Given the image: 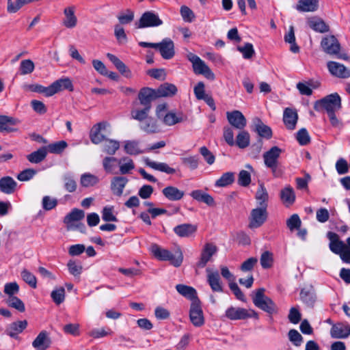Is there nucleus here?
Returning a JSON list of instances; mask_svg holds the SVG:
<instances>
[{"label": "nucleus", "instance_id": "nucleus-1", "mask_svg": "<svg viewBox=\"0 0 350 350\" xmlns=\"http://www.w3.org/2000/svg\"><path fill=\"white\" fill-rule=\"evenodd\" d=\"M341 108V98L338 93L329 94L317 100L314 105V109L316 111L325 110L327 114L336 113Z\"/></svg>", "mask_w": 350, "mask_h": 350}, {"label": "nucleus", "instance_id": "nucleus-2", "mask_svg": "<svg viewBox=\"0 0 350 350\" xmlns=\"http://www.w3.org/2000/svg\"><path fill=\"white\" fill-rule=\"evenodd\" d=\"M265 290L263 288H258L256 291L252 298L254 304L270 315L277 314L278 308L276 304L270 297L265 295Z\"/></svg>", "mask_w": 350, "mask_h": 350}, {"label": "nucleus", "instance_id": "nucleus-3", "mask_svg": "<svg viewBox=\"0 0 350 350\" xmlns=\"http://www.w3.org/2000/svg\"><path fill=\"white\" fill-rule=\"evenodd\" d=\"M187 58L192 63L193 69L196 74L202 75L208 79L213 80L215 79L214 73L198 56L189 53L187 54Z\"/></svg>", "mask_w": 350, "mask_h": 350}, {"label": "nucleus", "instance_id": "nucleus-4", "mask_svg": "<svg viewBox=\"0 0 350 350\" xmlns=\"http://www.w3.org/2000/svg\"><path fill=\"white\" fill-rule=\"evenodd\" d=\"M267 211L265 207H258L252 209L249 218V228L253 229L260 227L267 220Z\"/></svg>", "mask_w": 350, "mask_h": 350}, {"label": "nucleus", "instance_id": "nucleus-5", "mask_svg": "<svg viewBox=\"0 0 350 350\" xmlns=\"http://www.w3.org/2000/svg\"><path fill=\"white\" fill-rule=\"evenodd\" d=\"M189 319L195 327H201L204 324V318L200 299H196L191 302L189 310Z\"/></svg>", "mask_w": 350, "mask_h": 350}, {"label": "nucleus", "instance_id": "nucleus-6", "mask_svg": "<svg viewBox=\"0 0 350 350\" xmlns=\"http://www.w3.org/2000/svg\"><path fill=\"white\" fill-rule=\"evenodd\" d=\"M163 24L159 16L153 12H145L141 16L137 25V28H145L148 27H158Z\"/></svg>", "mask_w": 350, "mask_h": 350}, {"label": "nucleus", "instance_id": "nucleus-7", "mask_svg": "<svg viewBox=\"0 0 350 350\" xmlns=\"http://www.w3.org/2000/svg\"><path fill=\"white\" fill-rule=\"evenodd\" d=\"M226 117L230 124L237 129L243 130L246 126L247 120L240 111H228Z\"/></svg>", "mask_w": 350, "mask_h": 350}, {"label": "nucleus", "instance_id": "nucleus-8", "mask_svg": "<svg viewBox=\"0 0 350 350\" xmlns=\"http://www.w3.org/2000/svg\"><path fill=\"white\" fill-rule=\"evenodd\" d=\"M156 90L150 88H143L138 94L139 103L144 107L151 109V103L158 98Z\"/></svg>", "mask_w": 350, "mask_h": 350}, {"label": "nucleus", "instance_id": "nucleus-9", "mask_svg": "<svg viewBox=\"0 0 350 350\" xmlns=\"http://www.w3.org/2000/svg\"><path fill=\"white\" fill-rule=\"evenodd\" d=\"M323 51L329 55L338 54L340 50V44L334 36L324 38L321 42Z\"/></svg>", "mask_w": 350, "mask_h": 350}, {"label": "nucleus", "instance_id": "nucleus-10", "mask_svg": "<svg viewBox=\"0 0 350 350\" xmlns=\"http://www.w3.org/2000/svg\"><path fill=\"white\" fill-rule=\"evenodd\" d=\"M217 251L216 245L211 243H206L202 250L200 258L197 262L196 267L198 268H204Z\"/></svg>", "mask_w": 350, "mask_h": 350}, {"label": "nucleus", "instance_id": "nucleus-11", "mask_svg": "<svg viewBox=\"0 0 350 350\" xmlns=\"http://www.w3.org/2000/svg\"><path fill=\"white\" fill-rule=\"evenodd\" d=\"M85 217V212L83 210L74 208L64 219V223L66 226L67 230H72L74 224L79 222Z\"/></svg>", "mask_w": 350, "mask_h": 350}, {"label": "nucleus", "instance_id": "nucleus-12", "mask_svg": "<svg viewBox=\"0 0 350 350\" xmlns=\"http://www.w3.org/2000/svg\"><path fill=\"white\" fill-rule=\"evenodd\" d=\"M327 68L329 72L337 77L346 79L350 77V70L346 68L343 64L330 61L327 62Z\"/></svg>", "mask_w": 350, "mask_h": 350}, {"label": "nucleus", "instance_id": "nucleus-13", "mask_svg": "<svg viewBox=\"0 0 350 350\" xmlns=\"http://www.w3.org/2000/svg\"><path fill=\"white\" fill-rule=\"evenodd\" d=\"M158 44L157 49L159 50L161 55L163 59H170L174 57L175 54L174 45L171 39L165 38Z\"/></svg>", "mask_w": 350, "mask_h": 350}, {"label": "nucleus", "instance_id": "nucleus-14", "mask_svg": "<svg viewBox=\"0 0 350 350\" xmlns=\"http://www.w3.org/2000/svg\"><path fill=\"white\" fill-rule=\"evenodd\" d=\"M327 237L329 240V250L336 254H340L347 247L346 244L339 239L338 235L333 232H328Z\"/></svg>", "mask_w": 350, "mask_h": 350}, {"label": "nucleus", "instance_id": "nucleus-15", "mask_svg": "<svg viewBox=\"0 0 350 350\" xmlns=\"http://www.w3.org/2000/svg\"><path fill=\"white\" fill-rule=\"evenodd\" d=\"M330 335L333 338H347L350 336V326L343 323L332 325Z\"/></svg>", "mask_w": 350, "mask_h": 350}, {"label": "nucleus", "instance_id": "nucleus-16", "mask_svg": "<svg viewBox=\"0 0 350 350\" xmlns=\"http://www.w3.org/2000/svg\"><path fill=\"white\" fill-rule=\"evenodd\" d=\"M282 150L278 146H273L269 150L263 154L265 165L267 167H272L279 163L278 159Z\"/></svg>", "mask_w": 350, "mask_h": 350}, {"label": "nucleus", "instance_id": "nucleus-17", "mask_svg": "<svg viewBox=\"0 0 350 350\" xmlns=\"http://www.w3.org/2000/svg\"><path fill=\"white\" fill-rule=\"evenodd\" d=\"M51 339L49 334L43 330L39 333L32 342V346L37 350H46L50 347Z\"/></svg>", "mask_w": 350, "mask_h": 350}, {"label": "nucleus", "instance_id": "nucleus-18", "mask_svg": "<svg viewBox=\"0 0 350 350\" xmlns=\"http://www.w3.org/2000/svg\"><path fill=\"white\" fill-rule=\"evenodd\" d=\"M207 282L213 292H223V286L221 282L220 275L217 271H211L210 269H206Z\"/></svg>", "mask_w": 350, "mask_h": 350}, {"label": "nucleus", "instance_id": "nucleus-19", "mask_svg": "<svg viewBox=\"0 0 350 350\" xmlns=\"http://www.w3.org/2000/svg\"><path fill=\"white\" fill-rule=\"evenodd\" d=\"M27 324L26 320L12 322L8 325L5 332L11 338H18V335L26 329Z\"/></svg>", "mask_w": 350, "mask_h": 350}, {"label": "nucleus", "instance_id": "nucleus-20", "mask_svg": "<svg viewBox=\"0 0 350 350\" xmlns=\"http://www.w3.org/2000/svg\"><path fill=\"white\" fill-rule=\"evenodd\" d=\"M298 114L295 109L287 107L284 111L283 122L288 129L293 130L297 124Z\"/></svg>", "mask_w": 350, "mask_h": 350}, {"label": "nucleus", "instance_id": "nucleus-21", "mask_svg": "<svg viewBox=\"0 0 350 350\" xmlns=\"http://www.w3.org/2000/svg\"><path fill=\"white\" fill-rule=\"evenodd\" d=\"M107 125V122H102L93 126L90 133V138L93 144H98L106 139L105 135L100 133V131L105 129Z\"/></svg>", "mask_w": 350, "mask_h": 350}, {"label": "nucleus", "instance_id": "nucleus-22", "mask_svg": "<svg viewBox=\"0 0 350 350\" xmlns=\"http://www.w3.org/2000/svg\"><path fill=\"white\" fill-rule=\"evenodd\" d=\"M17 188L16 181L11 176H6L0 178V191L4 194L10 195Z\"/></svg>", "mask_w": 350, "mask_h": 350}, {"label": "nucleus", "instance_id": "nucleus-23", "mask_svg": "<svg viewBox=\"0 0 350 350\" xmlns=\"http://www.w3.org/2000/svg\"><path fill=\"white\" fill-rule=\"evenodd\" d=\"M20 123V120L7 116H0V132L12 133L18 131V129L12 127Z\"/></svg>", "mask_w": 350, "mask_h": 350}, {"label": "nucleus", "instance_id": "nucleus-24", "mask_svg": "<svg viewBox=\"0 0 350 350\" xmlns=\"http://www.w3.org/2000/svg\"><path fill=\"white\" fill-rule=\"evenodd\" d=\"M253 130L260 137L269 139L272 137L271 129L265 124L259 118L253 119Z\"/></svg>", "mask_w": 350, "mask_h": 350}, {"label": "nucleus", "instance_id": "nucleus-25", "mask_svg": "<svg viewBox=\"0 0 350 350\" xmlns=\"http://www.w3.org/2000/svg\"><path fill=\"white\" fill-rule=\"evenodd\" d=\"M174 233L180 237H189L197 230V226L191 224H183L174 228Z\"/></svg>", "mask_w": 350, "mask_h": 350}, {"label": "nucleus", "instance_id": "nucleus-26", "mask_svg": "<svg viewBox=\"0 0 350 350\" xmlns=\"http://www.w3.org/2000/svg\"><path fill=\"white\" fill-rule=\"evenodd\" d=\"M300 299L308 307L313 308L317 299L313 288H302L300 292Z\"/></svg>", "mask_w": 350, "mask_h": 350}, {"label": "nucleus", "instance_id": "nucleus-27", "mask_svg": "<svg viewBox=\"0 0 350 350\" xmlns=\"http://www.w3.org/2000/svg\"><path fill=\"white\" fill-rule=\"evenodd\" d=\"M163 195L170 201H178L181 200L185 192L174 186H167L162 190Z\"/></svg>", "mask_w": 350, "mask_h": 350}, {"label": "nucleus", "instance_id": "nucleus-28", "mask_svg": "<svg viewBox=\"0 0 350 350\" xmlns=\"http://www.w3.org/2000/svg\"><path fill=\"white\" fill-rule=\"evenodd\" d=\"M226 316L230 320H242L247 319L249 314L245 308L232 306L226 311Z\"/></svg>", "mask_w": 350, "mask_h": 350}, {"label": "nucleus", "instance_id": "nucleus-29", "mask_svg": "<svg viewBox=\"0 0 350 350\" xmlns=\"http://www.w3.org/2000/svg\"><path fill=\"white\" fill-rule=\"evenodd\" d=\"M107 57L123 76L127 78H130L131 77V70L118 57L111 53H107Z\"/></svg>", "mask_w": 350, "mask_h": 350}, {"label": "nucleus", "instance_id": "nucleus-30", "mask_svg": "<svg viewBox=\"0 0 350 350\" xmlns=\"http://www.w3.org/2000/svg\"><path fill=\"white\" fill-rule=\"evenodd\" d=\"M75 7L70 6L66 8L64 10L65 18L63 21V25L67 28H74L77 23V18L75 14Z\"/></svg>", "mask_w": 350, "mask_h": 350}, {"label": "nucleus", "instance_id": "nucleus-31", "mask_svg": "<svg viewBox=\"0 0 350 350\" xmlns=\"http://www.w3.org/2000/svg\"><path fill=\"white\" fill-rule=\"evenodd\" d=\"M128 179L123 176L114 177L111 180V189L113 194L120 196L123 193V189L125 187Z\"/></svg>", "mask_w": 350, "mask_h": 350}, {"label": "nucleus", "instance_id": "nucleus-32", "mask_svg": "<svg viewBox=\"0 0 350 350\" xmlns=\"http://www.w3.org/2000/svg\"><path fill=\"white\" fill-rule=\"evenodd\" d=\"M156 92L159 98L173 96L176 94L177 88L172 83H164L156 90Z\"/></svg>", "mask_w": 350, "mask_h": 350}, {"label": "nucleus", "instance_id": "nucleus-33", "mask_svg": "<svg viewBox=\"0 0 350 350\" xmlns=\"http://www.w3.org/2000/svg\"><path fill=\"white\" fill-rule=\"evenodd\" d=\"M144 161L146 165L155 170L165 172L168 174H172L176 172L175 169L170 167L165 163H157L151 161L149 158L145 159Z\"/></svg>", "mask_w": 350, "mask_h": 350}, {"label": "nucleus", "instance_id": "nucleus-34", "mask_svg": "<svg viewBox=\"0 0 350 350\" xmlns=\"http://www.w3.org/2000/svg\"><path fill=\"white\" fill-rule=\"evenodd\" d=\"M319 8V0H299L297 10L300 12H314Z\"/></svg>", "mask_w": 350, "mask_h": 350}, {"label": "nucleus", "instance_id": "nucleus-35", "mask_svg": "<svg viewBox=\"0 0 350 350\" xmlns=\"http://www.w3.org/2000/svg\"><path fill=\"white\" fill-rule=\"evenodd\" d=\"M280 199L286 206L292 205L295 200V194L291 186H287L280 191Z\"/></svg>", "mask_w": 350, "mask_h": 350}, {"label": "nucleus", "instance_id": "nucleus-36", "mask_svg": "<svg viewBox=\"0 0 350 350\" xmlns=\"http://www.w3.org/2000/svg\"><path fill=\"white\" fill-rule=\"evenodd\" d=\"M191 197L199 201L206 204L208 206H215V200L208 193H204L201 190L193 191L191 193Z\"/></svg>", "mask_w": 350, "mask_h": 350}, {"label": "nucleus", "instance_id": "nucleus-37", "mask_svg": "<svg viewBox=\"0 0 350 350\" xmlns=\"http://www.w3.org/2000/svg\"><path fill=\"white\" fill-rule=\"evenodd\" d=\"M120 148V142L117 140L106 138L102 145V150L109 155H114Z\"/></svg>", "mask_w": 350, "mask_h": 350}, {"label": "nucleus", "instance_id": "nucleus-38", "mask_svg": "<svg viewBox=\"0 0 350 350\" xmlns=\"http://www.w3.org/2000/svg\"><path fill=\"white\" fill-rule=\"evenodd\" d=\"M47 155L46 147L42 146L36 151L27 155V159L31 163H40Z\"/></svg>", "mask_w": 350, "mask_h": 350}, {"label": "nucleus", "instance_id": "nucleus-39", "mask_svg": "<svg viewBox=\"0 0 350 350\" xmlns=\"http://www.w3.org/2000/svg\"><path fill=\"white\" fill-rule=\"evenodd\" d=\"M124 151L130 155H137L145 152V150H141L139 142L136 140H128L124 142Z\"/></svg>", "mask_w": 350, "mask_h": 350}, {"label": "nucleus", "instance_id": "nucleus-40", "mask_svg": "<svg viewBox=\"0 0 350 350\" xmlns=\"http://www.w3.org/2000/svg\"><path fill=\"white\" fill-rule=\"evenodd\" d=\"M176 289L180 295L191 299L192 302L196 299H199L197 297L196 291L193 287L184 284H177Z\"/></svg>", "mask_w": 350, "mask_h": 350}, {"label": "nucleus", "instance_id": "nucleus-41", "mask_svg": "<svg viewBox=\"0 0 350 350\" xmlns=\"http://www.w3.org/2000/svg\"><path fill=\"white\" fill-rule=\"evenodd\" d=\"M256 200L260 207L267 208V202L269 199V195L266 188L262 183L259 185L258 190L255 196Z\"/></svg>", "mask_w": 350, "mask_h": 350}, {"label": "nucleus", "instance_id": "nucleus-42", "mask_svg": "<svg viewBox=\"0 0 350 350\" xmlns=\"http://www.w3.org/2000/svg\"><path fill=\"white\" fill-rule=\"evenodd\" d=\"M309 27L320 33H325L329 31V26L321 18H312L308 21Z\"/></svg>", "mask_w": 350, "mask_h": 350}, {"label": "nucleus", "instance_id": "nucleus-43", "mask_svg": "<svg viewBox=\"0 0 350 350\" xmlns=\"http://www.w3.org/2000/svg\"><path fill=\"white\" fill-rule=\"evenodd\" d=\"M46 147V152L52 154H61L64 150L68 147V144L66 141L62 140L55 143L49 144Z\"/></svg>", "mask_w": 350, "mask_h": 350}, {"label": "nucleus", "instance_id": "nucleus-44", "mask_svg": "<svg viewBox=\"0 0 350 350\" xmlns=\"http://www.w3.org/2000/svg\"><path fill=\"white\" fill-rule=\"evenodd\" d=\"M118 163L120 166L121 174H129L131 170L135 168V164L133 160L129 157H124L120 160L118 159Z\"/></svg>", "mask_w": 350, "mask_h": 350}, {"label": "nucleus", "instance_id": "nucleus-45", "mask_svg": "<svg viewBox=\"0 0 350 350\" xmlns=\"http://www.w3.org/2000/svg\"><path fill=\"white\" fill-rule=\"evenodd\" d=\"M250 136L247 131L245 130H241L237 136L235 145L239 148H245L250 145Z\"/></svg>", "mask_w": 350, "mask_h": 350}, {"label": "nucleus", "instance_id": "nucleus-46", "mask_svg": "<svg viewBox=\"0 0 350 350\" xmlns=\"http://www.w3.org/2000/svg\"><path fill=\"white\" fill-rule=\"evenodd\" d=\"M53 83L57 93L63 90H68L70 91H72L73 90L72 82L68 78L60 79Z\"/></svg>", "mask_w": 350, "mask_h": 350}, {"label": "nucleus", "instance_id": "nucleus-47", "mask_svg": "<svg viewBox=\"0 0 350 350\" xmlns=\"http://www.w3.org/2000/svg\"><path fill=\"white\" fill-rule=\"evenodd\" d=\"M5 302L9 307L13 308L20 312H23L25 310L24 303L16 296L8 297Z\"/></svg>", "mask_w": 350, "mask_h": 350}, {"label": "nucleus", "instance_id": "nucleus-48", "mask_svg": "<svg viewBox=\"0 0 350 350\" xmlns=\"http://www.w3.org/2000/svg\"><path fill=\"white\" fill-rule=\"evenodd\" d=\"M98 178L91 174H84L81 176L80 183L83 187H89L96 185L98 183Z\"/></svg>", "mask_w": 350, "mask_h": 350}, {"label": "nucleus", "instance_id": "nucleus-49", "mask_svg": "<svg viewBox=\"0 0 350 350\" xmlns=\"http://www.w3.org/2000/svg\"><path fill=\"white\" fill-rule=\"evenodd\" d=\"M167 258H165V260H169L175 267H180L183 262V256L181 250L178 249L175 254H172L170 252V254L167 255Z\"/></svg>", "mask_w": 350, "mask_h": 350}, {"label": "nucleus", "instance_id": "nucleus-50", "mask_svg": "<svg viewBox=\"0 0 350 350\" xmlns=\"http://www.w3.org/2000/svg\"><path fill=\"white\" fill-rule=\"evenodd\" d=\"M167 258H165V260H169L175 267H180L183 262V256L181 250L178 249L175 254H172L170 252V254L167 255Z\"/></svg>", "mask_w": 350, "mask_h": 350}, {"label": "nucleus", "instance_id": "nucleus-51", "mask_svg": "<svg viewBox=\"0 0 350 350\" xmlns=\"http://www.w3.org/2000/svg\"><path fill=\"white\" fill-rule=\"evenodd\" d=\"M234 180V173H224L215 183L217 187H226L232 184Z\"/></svg>", "mask_w": 350, "mask_h": 350}, {"label": "nucleus", "instance_id": "nucleus-52", "mask_svg": "<svg viewBox=\"0 0 350 350\" xmlns=\"http://www.w3.org/2000/svg\"><path fill=\"white\" fill-rule=\"evenodd\" d=\"M140 128L148 133H154L157 131V126L152 118H148L141 123Z\"/></svg>", "mask_w": 350, "mask_h": 350}, {"label": "nucleus", "instance_id": "nucleus-53", "mask_svg": "<svg viewBox=\"0 0 350 350\" xmlns=\"http://www.w3.org/2000/svg\"><path fill=\"white\" fill-rule=\"evenodd\" d=\"M21 277L23 280L31 288H36L37 287V280L36 276L27 269H25L21 271Z\"/></svg>", "mask_w": 350, "mask_h": 350}, {"label": "nucleus", "instance_id": "nucleus-54", "mask_svg": "<svg viewBox=\"0 0 350 350\" xmlns=\"http://www.w3.org/2000/svg\"><path fill=\"white\" fill-rule=\"evenodd\" d=\"M51 297L57 305L61 304L65 299V289L63 287H59L53 290L51 292Z\"/></svg>", "mask_w": 350, "mask_h": 350}, {"label": "nucleus", "instance_id": "nucleus-55", "mask_svg": "<svg viewBox=\"0 0 350 350\" xmlns=\"http://www.w3.org/2000/svg\"><path fill=\"white\" fill-rule=\"evenodd\" d=\"M63 180L64 183V188L68 192L72 193L76 191L77 185L75 180L70 174H65L63 176Z\"/></svg>", "mask_w": 350, "mask_h": 350}, {"label": "nucleus", "instance_id": "nucleus-56", "mask_svg": "<svg viewBox=\"0 0 350 350\" xmlns=\"http://www.w3.org/2000/svg\"><path fill=\"white\" fill-rule=\"evenodd\" d=\"M237 50L243 54V57L245 59H251L255 54V51L253 45L251 43H245L244 46H237Z\"/></svg>", "mask_w": 350, "mask_h": 350}, {"label": "nucleus", "instance_id": "nucleus-57", "mask_svg": "<svg viewBox=\"0 0 350 350\" xmlns=\"http://www.w3.org/2000/svg\"><path fill=\"white\" fill-rule=\"evenodd\" d=\"M260 265L263 269H269L273 265V254L269 251L264 252L260 256Z\"/></svg>", "mask_w": 350, "mask_h": 350}, {"label": "nucleus", "instance_id": "nucleus-58", "mask_svg": "<svg viewBox=\"0 0 350 350\" xmlns=\"http://www.w3.org/2000/svg\"><path fill=\"white\" fill-rule=\"evenodd\" d=\"M150 109L144 107L142 109H134L131 111V116L133 119L143 122L148 118Z\"/></svg>", "mask_w": 350, "mask_h": 350}, {"label": "nucleus", "instance_id": "nucleus-59", "mask_svg": "<svg viewBox=\"0 0 350 350\" xmlns=\"http://www.w3.org/2000/svg\"><path fill=\"white\" fill-rule=\"evenodd\" d=\"M151 251L158 259L165 260L170 254V251L161 248L158 245L153 244L151 246Z\"/></svg>", "mask_w": 350, "mask_h": 350}, {"label": "nucleus", "instance_id": "nucleus-60", "mask_svg": "<svg viewBox=\"0 0 350 350\" xmlns=\"http://www.w3.org/2000/svg\"><path fill=\"white\" fill-rule=\"evenodd\" d=\"M301 224V221L297 214H293L286 221V226L291 231L298 230Z\"/></svg>", "mask_w": 350, "mask_h": 350}, {"label": "nucleus", "instance_id": "nucleus-61", "mask_svg": "<svg viewBox=\"0 0 350 350\" xmlns=\"http://www.w3.org/2000/svg\"><path fill=\"white\" fill-rule=\"evenodd\" d=\"M34 64L31 59H25L21 62L20 71L21 75L31 73L34 70Z\"/></svg>", "mask_w": 350, "mask_h": 350}, {"label": "nucleus", "instance_id": "nucleus-62", "mask_svg": "<svg viewBox=\"0 0 350 350\" xmlns=\"http://www.w3.org/2000/svg\"><path fill=\"white\" fill-rule=\"evenodd\" d=\"M37 174V171L33 168H27L21 172L17 175V179L20 181H28L33 178Z\"/></svg>", "mask_w": 350, "mask_h": 350}, {"label": "nucleus", "instance_id": "nucleus-63", "mask_svg": "<svg viewBox=\"0 0 350 350\" xmlns=\"http://www.w3.org/2000/svg\"><path fill=\"white\" fill-rule=\"evenodd\" d=\"M118 163V159L113 157H105L103 160V166L107 173H111Z\"/></svg>", "mask_w": 350, "mask_h": 350}, {"label": "nucleus", "instance_id": "nucleus-64", "mask_svg": "<svg viewBox=\"0 0 350 350\" xmlns=\"http://www.w3.org/2000/svg\"><path fill=\"white\" fill-rule=\"evenodd\" d=\"M250 183V173L246 170H241L238 176V184L242 187H247Z\"/></svg>", "mask_w": 350, "mask_h": 350}]
</instances>
